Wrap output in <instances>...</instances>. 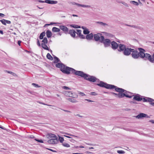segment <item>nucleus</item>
Here are the masks:
<instances>
[{
    "instance_id": "nucleus-1",
    "label": "nucleus",
    "mask_w": 154,
    "mask_h": 154,
    "mask_svg": "<svg viewBox=\"0 0 154 154\" xmlns=\"http://www.w3.org/2000/svg\"><path fill=\"white\" fill-rule=\"evenodd\" d=\"M99 87L104 88L107 89H114L115 91L118 92V93H116L113 92H108L104 91L105 94H111L115 96L116 98H121L124 97L131 98L132 97L129 95L128 93L132 94V93L126 90L120 88H119L114 85L108 84L103 81H100V83H98L96 84Z\"/></svg>"
},
{
    "instance_id": "nucleus-2",
    "label": "nucleus",
    "mask_w": 154,
    "mask_h": 154,
    "mask_svg": "<svg viewBox=\"0 0 154 154\" xmlns=\"http://www.w3.org/2000/svg\"><path fill=\"white\" fill-rule=\"evenodd\" d=\"M60 70L63 73L67 75H69L71 73L74 74L76 75L79 76L80 71H77L73 68L66 66L65 64L63 67Z\"/></svg>"
},
{
    "instance_id": "nucleus-3",
    "label": "nucleus",
    "mask_w": 154,
    "mask_h": 154,
    "mask_svg": "<svg viewBox=\"0 0 154 154\" xmlns=\"http://www.w3.org/2000/svg\"><path fill=\"white\" fill-rule=\"evenodd\" d=\"M79 76L83 78L85 80L93 82H95L97 79L95 76L90 75L88 74L85 73L82 71H80Z\"/></svg>"
},
{
    "instance_id": "nucleus-4",
    "label": "nucleus",
    "mask_w": 154,
    "mask_h": 154,
    "mask_svg": "<svg viewBox=\"0 0 154 154\" xmlns=\"http://www.w3.org/2000/svg\"><path fill=\"white\" fill-rule=\"evenodd\" d=\"M137 49L139 51L138 52L139 57L145 60H148L149 57L150 56V54L148 53H145L146 51L142 48H139Z\"/></svg>"
},
{
    "instance_id": "nucleus-5",
    "label": "nucleus",
    "mask_w": 154,
    "mask_h": 154,
    "mask_svg": "<svg viewBox=\"0 0 154 154\" xmlns=\"http://www.w3.org/2000/svg\"><path fill=\"white\" fill-rule=\"evenodd\" d=\"M100 42L103 44L105 48H107L111 46V40L108 38L105 39L104 36H101Z\"/></svg>"
},
{
    "instance_id": "nucleus-6",
    "label": "nucleus",
    "mask_w": 154,
    "mask_h": 154,
    "mask_svg": "<svg viewBox=\"0 0 154 154\" xmlns=\"http://www.w3.org/2000/svg\"><path fill=\"white\" fill-rule=\"evenodd\" d=\"M133 50L132 48L126 47L122 52L124 55L128 56L131 54V51Z\"/></svg>"
},
{
    "instance_id": "nucleus-7",
    "label": "nucleus",
    "mask_w": 154,
    "mask_h": 154,
    "mask_svg": "<svg viewBox=\"0 0 154 154\" xmlns=\"http://www.w3.org/2000/svg\"><path fill=\"white\" fill-rule=\"evenodd\" d=\"M133 51H131L132 52L131 54L132 57L135 59H137L139 58V52L136 50H135L134 49H132Z\"/></svg>"
},
{
    "instance_id": "nucleus-8",
    "label": "nucleus",
    "mask_w": 154,
    "mask_h": 154,
    "mask_svg": "<svg viewBox=\"0 0 154 154\" xmlns=\"http://www.w3.org/2000/svg\"><path fill=\"white\" fill-rule=\"evenodd\" d=\"M101 36H104L102 35V34L100 33H98L97 34H94L93 35L94 39L96 42L99 41L100 42Z\"/></svg>"
},
{
    "instance_id": "nucleus-9",
    "label": "nucleus",
    "mask_w": 154,
    "mask_h": 154,
    "mask_svg": "<svg viewBox=\"0 0 154 154\" xmlns=\"http://www.w3.org/2000/svg\"><path fill=\"white\" fill-rule=\"evenodd\" d=\"M130 96L132 97H134L133 98V100H135L138 101H140L143 100V98L142 97L143 96H141L138 94H137L135 95Z\"/></svg>"
},
{
    "instance_id": "nucleus-10",
    "label": "nucleus",
    "mask_w": 154,
    "mask_h": 154,
    "mask_svg": "<svg viewBox=\"0 0 154 154\" xmlns=\"http://www.w3.org/2000/svg\"><path fill=\"white\" fill-rule=\"evenodd\" d=\"M119 44L114 41L111 42V47L114 50H115L118 48L119 46Z\"/></svg>"
},
{
    "instance_id": "nucleus-11",
    "label": "nucleus",
    "mask_w": 154,
    "mask_h": 154,
    "mask_svg": "<svg viewBox=\"0 0 154 154\" xmlns=\"http://www.w3.org/2000/svg\"><path fill=\"white\" fill-rule=\"evenodd\" d=\"M136 118L138 119H143L144 118H150L147 114H146L141 113L138 114L137 116H136Z\"/></svg>"
},
{
    "instance_id": "nucleus-12",
    "label": "nucleus",
    "mask_w": 154,
    "mask_h": 154,
    "mask_svg": "<svg viewBox=\"0 0 154 154\" xmlns=\"http://www.w3.org/2000/svg\"><path fill=\"white\" fill-rule=\"evenodd\" d=\"M48 139H54L55 140H58V137L56 135L53 134L48 133L46 135Z\"/></svg>"
},
{
    "instance_id": "nucleus-13",
    "label": "nucleus",
    "mask_w": 154,
    "mask_h": 154,
    "mask_svg": "<svg viewBox=\"0 0 154 154\" xmlns=\"http://www.w3.org/2000/svg\"><path fill=\"white\" fill-rule=\"evenodd\" d=\"M64 94L66 96L71 97H75L73 95L74 93H72V91H64Z\"/></svg>"
},
{
    "instance_id": "nucleus-14",
    "label": "nucleus",
    "mask_w": 154,
    "mask_h": 154,
    "mask_svg": "<svg viewBox=\"0 0 154 154\" xmlns=\"http://www.w3.org/2000/svg\"><path fill=\"white\" fill-rule=\"evenodd\" d=\"M119 48L118 49V51L119 52H123L125 49L126 48L125 45L120 44L119 45Z\"/></svg>"
},
{
    "instance_id": "nucleus-15",
    "label": "nucleus",
    "mask_w": 154,
    "mask_h": 154,
    "mask_svg": "<svg viewBox=\"0 0 154 154\" xmlns=\"http://www.w3.org/2000/svg\"><path fill=\"white\" fill-rule=\"evenodd\" d=\"M60 29L63 30L64 32L66 34L68 33V32L69 31V29L65 26L63 25L60 26Z\"/></svg>"
},
{
    "instance_id": "nucleus-16",
    "label": "nucleus",
    "mask_w": 154,
    "mask_h": 154,
    "mask_svg": "<svg viewBox=\"0 0 154 154\" xmlns=\"http://www.w3.org/2000/svg\"><path fill=\"white\" fill-rule=\"evenodd\" d=\"M68 33L70 34L71 36L73 38H75V33L76 32L73 29H70L68 31Z\"/></svg>"
},
{
    "instance_id": "nucleus-17",
    "label": "nucleus",
    "mask_w": 154,
    "mask_h": 154,
    "mask_svg": "<svg viewBox=\"0 0 154 154\" xmlns=\"http://www.w3.org/2000/svg\"><path fill=\"white\" fill-rule=\"evenodd\" d=\"M58 142V140H55L54 139H50L47 141L48 143L50 144H56Z\"/></svg>"
},
{
    "instance_id": "nucleus-18",
    "label": "nucleus",
    "mask_w": 154,
    "mask_h": 154,
    "mask_svg": "<svg viewBox=\"0 0 154 154\" xmlns=\"http://www.w3.org/2000/svg\"><path fill=\"white\" fill-rule=\"evenodd\" d=\"M124 25L127 26L133 27L135 28L141 30H143V28L139 26H136V25H128V24H125Z\"/></svg>"
},
{
    "instance_id": "nucleus-19",
    "label": "nucleus",
    "mask_w": 154,
    "mask_h": 154,
    "mask_svg": "<svg viewBox=\"0 0 154 154\" xmlns=\"http://www.w3.org/2000/svg\"><path fill=\"white\" fill-rule=\"evenodd\" d=\"M45 2L46 3L50 4H55L58 3L57 1L51 0H45Z\"/></svg>"
},
{
    "instance_id": "nucleus-20",
    "label": "nucleus",
    "mask_w": 154,
    "mask_h": 154,
    "mask_svg": "<svg viewBox=\"0 0 154 154\" xmlns=\"http://www.w3.org/2000/svg\"><path fill=\"white\" fill-rule=\"evenodd\" d=\"M93 35L92 33H91L87 35L85 38L88 40H90L93 39Z\"/></svg>"
},
{
    "instance_id": "nucleus-21",
    "label": "nucleus",
    "mask_w": 154,
    "mask_h": 154,
    "mask_svg": "<svg viewBox=\"0 0 154 154\" xmlns=\"http://www.w3.org/2000/svg\"><path fill=\"white\" fill-rule=\"evenodd\" d=\"M142 100H143V102H149V103H150L153 100H152V98L146 97H144L143 98Z\"/></svg>"
},
{
    "instance_id": "nucleus-22",
    "label": "nucleus",
    "mask_w": 154,
    "mask_h": 154,
    "mask_svg": "<svg viewBox=\"0 0 154 154\" xmlns=\"http://www.w3.org/2000/svg\"><path fill=\"white\" fill-rule=\"evenodd\" d=\"M64 64L62 63H57L55 65L56 67L57 68H60V69H61L63 67L64 65Z\"/></svg>"
},
{
    "instance_id": "nucleus-23",
    "label": "nucleus",
    "mask_w": 154,
    "mask_h": 154,
    "mask_svg": "<svg viewBox=\"0 0 154 154\" xmlns=\"http://www.w3.org/2000/svg\"><path fill=\"white\" fill-rule=\"evenodd\" d=\"M148 60H149L150 62L151 63L154 62V53L153 54V55L151 56L150 55V56L149 57Z\"/></svg>"
},
{
    "instance_id": "nucleus-24",
    "label": "nucleus",
    "mask_w": 154,
    "mask_h": 154,
    "mask_svg": "<svg viewBox=\"0 0 154 154\" xmlns=\"http://www.w3.org/2000/svg\"><path fill=\"white\" fill-rule=\"evenodd\" d=\"M46 33V36L48 38H50L51 37L52 34V32L50 30H47Z\"/></svg>"
},
{
    "instance_id": "nucleus-25",
    "label": "nucleus",
    "mask_w": 154,
    "mask_h": 154,
    "mask_svg": "<svg viewBox=\"0 0 154 154\" xmlns=\"http://www.w3.org/2000/svg\"><path fill=\"white\" fill-rule=\"evenodd\" d=\"M76 5L82 7L84 8H91V6L90 5H82L78 3H76Z\"/></svg>"
},
{
    "instance_id": "nucleus-26",
    "label": "nucleus",
    "mask_w": 154,
    "mask_h": 154,
    "mask_svg": "<svg viewBox=\"0 0 154 154\" xmlns=\"http://www.w3.org/2000/svg\"><path fill=\"white\" fill-rule=\"evenodd\" d=\"M60 29L54 27L52 28V31L53 32H59L60 31Z\"/></svg>"
},
{
    "instance_id": "nucleus-27",
    "label": "nucleus",
    "mask_w": 154,
    "mask_h": 154,
    "mask_svg": "<svg viewBox=\"0 0 154 154\" xmlns=\"http://www.w3.org/2000/svg\"><path fill=\"white\" fill-rule=\"evenodd\" d=\"M46 44H42V47L45 50H49V48Z\"/></svg>"
},
{
    "instance_id": "nucleus-28",
    "label": "nucleus",
    "mask_w": 154,
    "mask_h": 154,
    "mask_svg": "<svg viewBox=\"0 0 154 154\" xmlns=\"http://www.w3.org/2000/svg\"><path fill=\"white\" fill-rule=\"evenodd\" d=\"M45 32H42L39 36V38L40 39H42L44 38V37L45 36Z\"/></svg>"
},
{
    "instance_id": "nucleus-29",
    "label": "nucleus",
    "mask_w": 154,
    "mask_h": 154,
    "mask_svg": "<svg viewBox=\"0 0 154 154\" xmlns=\"http://www.w3.org/2000/svg\"><path fill=\"white\" fill-rule=\"evenodd\" d=\"M96 23H98L100 24L101 26H108V25L107 24V23H104L102 22H100V21H97L96 22Z\"/></svg>"
},
{
    "instance_id": "nucleus-30",
    "label": "nucleus",
    "mask_w": 154,
    "mask_h": 154,
    "mask_svg": "<svg viewBox=\"0 0 154 154\" xmlns=\"http://www.w3.org/2000/svg\"><path fill=\"white\" fill-rule=\"evenodd\" d=\"M54 58L55 59V60L54 62V63H59V62H60L59 59L57 57L54 56Z\"/></svg>"
},
{
    "instance_id": "nucleus-31",
    "label": "nucleus",
    "mask_w": 154,
    "mask_h": 154,
    "mask_svg": "<svg viewBox=\"0 0 154 154\" xmlns=\"http://www.w3.org/2000/svg\"><path fill=\"white\" fill-rule=\"evenodd\" d=\"M76 31L77 32L76 33L78 35L75 37V38H78V36L82 34L81 30L80 29H76Z\"/></svg>"
},
{
    "instance_id": "nucleus-32",
    "label": "nucleus",
    "mask_w": 154,
    "mask_h": 154,
    "mask_svg": "<svg viewBox=\"0 0 154 154\" xmlns=\"http://www.w3.org/2000/svg\"><path fill=\"white\" fill-rule=\"evenodd\" d=\"M43 42L42 44H47L48 43V40L46 37H45L43 38V39L42 41Z\"/></svg>"
},
{
    "instance_id": "nucleus-33",
    "label": "nucleus",
    "mask_w": 154,
    "mask_h": 154,
    "mask_svg": "<svg viewBox=\"0 0 154 154\" xmlns=\"http://www.w3.org/2000/svg\"><path fill=\"white\" fill-rule=\"evenodd\" d=\"M47 58L48 59L51 60H52L53 58L50 55V54L49 53H48L46 56Z\"/></svg>"
},
{
    "instance_id": "nucleus-34",
    "label": "nucleus",
    "mask_w": 154,
    "mask_h": 154,
    "mask_svg": "<svg viewBox=\"0 0 154 154\" xmlns=\"http://www.w3.org/2000/svg\"><path fill=\"white\" fill-rule=\"evenodd\" d=\"M70 26L72 27L75 28H81L80 26L77 25L75 24H72L70 25Z\"/></svg>"
},
{
    "instance_id": "nucleus-35",
    "label": "nucleus",
    "mask_w": 154,
    "mask_h": 154,
    "mask_svg": "<svg viewBox=\"0 0 154 154\" xmlns=\"http://www.w3.org/2000/svg\"><path fill=\"white\" fill-rule=\"evenodd\" d=\"M58 136L59 139H58V141H59L60 143H63V141L64 140L63 137H60L59 136Z\"/></svg>"
},
{
    "instance_id": "nucleus-36",
    "label": "nucleus",
    "mask_w": 154,
    "mask_h": 154,
    "mask_svg": "<svg viewBox=\"0 0 154 154\" xmlns=\"http://www.w3.org/2000/svg\"><path fill=\"white\" fill-rule=\"evenodd\" d=\"M5 71L7 73H9V74H11L13 76H17V75L16 73H15L11 71H8V70H6V71Z\"/></svg>"
},
{
    "instance_id": "nucleus-37",
    "label": "nucleus",
    "mask_w": 154,
    "mask_h": 154,
    "mask_svg": "<svg viewBox=\"0 0 154 154\" xmlns=\"http://www.w3.org/2000/svg\"><path fill=\"white\" fill-rule=\"evenodd\" d=\"M83 33L85 35H88L89 34L90 31L88 29H86L83 30Z\"/></svg>"
},
{
    "instance_id": "nucleus-38",
    "label": "nucleus",
    "mask_w": 154,
    "mask_h": 154,
    "mask_svg": "<svg viewBox=\"0 0 154 154\" xmlns=\"http://www.w3.org/2000/svg\"><path fill=\"white\" fill-rule=\"evenodd\" d=\"M62 145L66 147H69L70 146V145L69 144H68L66 143H63L62 144Z\"/></svg>"
},
{
    "instance_id": "nucleus-39",
    "label": "nucleus",
    "mask_w": 154,
    "mask_h": 154,
    "mask_svg": "<svg viewBox=\"0 0 154 154\" xmlns=\"http://www.w3.org/2000/svg\"><path fill=\"white\" fill-rule=\"evenodd\" d=\"M68 100L70 102L74 103V102H76L77 101L75 99H74L73 98H69L68 99Z\"/></svg>"
},
{
    "instance_id": "nucleus-40",
    "label": "nucleus",
    "mask_w": 154,
    "mask_h": 154,
    "mask_svg": "<svg viewBox=\"0 0 154 154\" xmlns=\"http://www.w3.org/2000/svg\"><path fill=\"white\" fill-rule=\"evenodd\" d=\"M131 3L133 4V5L136 6H137L139 5L137 2H135V1H131Z\"/></svg>"
},
{
    "instance_id": "nucleus-41",
    "label": "nucleus",
    "mask_w": 154,
    "mask_h": 154,
    "mask_svg": "<svg viewBox=\"0 0 154 154\" xmlns=\"http://www.w3.org/2000/svg\"><path fill=\"white\" fill-rule=\"evenodd\" d=\"M0 21L4 25H6L5 20L3 19L1 20H0Z\"/></svg>"
},
{
    "instance_id": "nucleus-42",
    "label": "nucleus",
    "mask_w": 154,
    "mask_h": 154,
    "mask_svg": "<svg viewBox=\"0 0 154 154\" xmlns=\"http://www.w3.org/2000/svg\"><path fill=\"white\" fill-rule=\"evenodd\" d=\"M32 85H33L35 88H40L41 87V86H39L38 84H37L35 83H32Z\"/></svg>"
},
{
    "instance_id": "nucleus-43",
    "label": "nucleus",
    "mask_w": 154,
    "mask_h": 154,
    "mask_svg": "<svg viewBox=\"0 0 154 154\" xmlns=\"http://www.w3.org/2000/svg\"><path fill=\"white\" fill-rule=\"evenodd\" d=\"M117 152L119 154H124L125 153V152L123 150H118L117 151Z\"/></svg>"
},
{
    "instance_id": "nucleus-44",
    "label": "nucleus",
    "mask_w": 154,
    "mask_h": 154,
    "mask_svg": "<svg viewBox=\"0 0 154 154\" xmlns=\"http://www.w3.org/2000/svg\"><path fill=\"white\" fill-rule=\"evenodd\" d=\"M34 140H35L36 141H37V142H40V143H43V141L42 140H41V139L39 140V139H37L36 138H35Z\"/></svg>"
},
{
    "instance_id": "nucleus-45",
    "label": "nucleus",
    "mask_w": 154,
    "mask_h": 154,
    "mask_svg": "<svg viewBox=\"0 0 154 154\" xmlns=\"http://www.w3.org/2000/svg\"><path fill=\"white\" fill-rule=\"evenodd\" d=\"M78 94L80 95L81 96L85 95V94L83 92L78 91Z\"/></svg>"
},
{
    "instance_id": "nucleus-46",
    "label": "nucleus",
    "mask_w": 154,
    "mask_h": 154,
    "mask_svg": "<svg viewBox=\"0 0 154 154\" xmlns=\"http://www.w3.org/2000/svg\"><path fill=\"white\" fill-rule=\"evenodd\" d=\"M78 37H79L81 39H85V37L84 35H83L81 34L79 36H78Z\"/></svg>"
},
{
    "instance_id": "nucleus-47",
    "label": "nucleus",
    "mask_w": 154,
    "mask_h": 154,
    "mask_svg": "<svg viewBox=\"0 0 154 154\" xmlns=\"http://www.w3.org/2000/svg\"><path fill=\"white\" fill-rule=\"evenodd\" d=\"M26 91L27 92L30 93L31 94L34 95V94L35 93V92L34 91H30L29 90H27Z\"/></svg>"
},
{
    "instance_id": "nucleus-48",
    "label": "nucleus",
    "mask_w": 154,
    "mask_h": 154,
    "mask_svg": "<svg viewBox=\"0 0 154 154\" xmlns=\"http://www.w3.org/2000/svg\"><path fill=\"white\" fill-rule=\"evenodd\" d=\"M62 88L65 90L71 89L69 87L66 86H63L62 87Z\"/></svg>"
},
{
    "instance_id": "nucleus-49",
    "label": "nucleus",
    "mask_w": 154,
    "mask_h": 154,
    "mask_svg": "<svg viewBox=\"0 0 154 154\" xmlns=\"http://www.w3.org/2000/svg\"><path fill=\"white\" fill-rule=\"evenodd\" d=\"M90 94L91 95L93 96H95L97 95V94L96 93V92H91Z\"/></svg>"
},
{
    "instance_id": "nucleus-50",
    "label": "nucleus",
    "mask_w": 154,
    "mask_h": 154,
    "mask_svg": "<svg viewBox=\"0 0 154 154\" xmlns=\"http://www.w3.org/2000/svg\"><path fill=\"white\" fill-rule=\"evenodd\" d=\"M152 100H153L149 103V104L152 106H154V100L152 98Z\"/></svg>"
},
{
    "instance_id": "nucleus-51",
    "label": "nucleus",
    "mask_w": 154,
    "mask_h": 154,
    "mask_svg": "<svg viewBox=\"0 0 154 154\" xmlns=\"http://www.w3.org/2000/svg\"><path fill=\"white\" fill-rule=\"evenodd\" d=\"M47 149L49 150H50L51 151L53 152H56L57 151L56 150H53L52 149H50L49 148H47Z\"/></svg>"
},
{
    "instance_id": "nucleus-52",
    "label": "nucleus",
    "mask_w": 154,
    "mask_h": 154,
    "mask_svg": "<svg viewBox=\"0 0 154 154\" xmlns=\"http://www.w3.org/2000/svg\"><path fill=\"white\" fill-rule=\"evenodd\" d=\"M40 104H43L44 105H47L48 106H51V105H48V104H45V103H42L41 102H38Z\"/></svg>"
},
{
    "instance_id": "nucleus-53",
    "label": "nucleus",
    "mask_w": 154,
    "mask_h": 154,
    "mask_svg": "<svg viewBox=\"0 0 154 154\" xmlns=\"http://www.w3.org/2000/svg\"><path fill=\"white\" fill-rule=\"evenodd\" d=\"M36 1L37 2H40V3H45V1H44L41 0H36Z\"/></svg>"
},
{
    "instance_id": "nucleus-54",
    "label": "nucleus",
    "mask_w": 154,
    "mask_h": 154,
    "mask_svg": "<svg viewBox=\"0 0 154 154\" xmlns=\"http://www.w3.org/2000/svg\"><path fill=\"white\" fill-rule=\"evenodd\" d=\"M37 44L38 45V46H41V44H40V43L39 42V41L38 40V39H37Z\"/></svg>"
},
{
    "instance_id": "nucleus-55",
    "label": "nucleus",
    "mask_w": 154,
    "mask_h": 154,
    "mask_svg": "<svg viewBox=\"0 0 154 154\" xmlns=\"http://www.w3.org/2000/svg\"><path fill=\"white\" fill-rule=\"evenodd\" d=\"M29 138H30L31 139H32L35 138L34 136L33 135H31L29 136L28 137Z\"/></svg>"
},
{
    "instance_id": "nucleus-56",
    "label": "nucleus",
    "mask_w": 154,
    "mask_h": 154,
    "mask_svg": "<svg viewBox=\"0 0 154 154\" xmlns=\"http://www.w3.org/2000/svg\"><path fill=\"white\" fill-rule=\"evenodd\" d=\"M121 3H122V4H123V5H125L126 6H128V5L125 2H121Z\"/></svg>"
},
{
    "instance_id": "nucleus-57",
    "label": "nucleus",
    "mask_w": 154,
    "mask_h": 154,
    "mask_svg": "<svg viewBox=\"0 0 154 154\" xmlns=\"http://www.w3.org/2000/svg\"><path fill=\"white\" fill-rule=\"evenodd\" d=\"M5 22L8 24H10L11 23V22L10 21L7 20H5Z\"/></svg>"
},
{
    "instance_id": "nucleus-58",
    "label": "nucleus",
    "mask_w": 154,
    "mask_h": 154,
    "mask_svg": "<svg viewBox=\"0 0 154 154\" xmlns=\"http://www.w3.org/2000/svg\"><path fill=\"white\" fill-rule=\"evenodd\" d=\"M85 100L87 101L88 102H94V101H93V100H88V99H85Z\"/></svg>"
},
{
    "instance_id": "nucleus-59",
    "label": "nucleus",
    "mask_w": 154,
    "mask_h": 154,
    "mask_svg": "<svg viewBox=\"0 0 154 154\" xmlns=\"http://www.w3.org/2000/svg\"><path fill=\"white\" fill-rule=\"evenodd\" d=\"M75 116H78L79 117H82L83 116H81L79 114H77L76 115H75Z\"/></svg>"
},
{
    "instance_id": "nucleus-60",
    "label": "nucleus",
    "mask_w": 154,
    "mask_h": 154,
    "mask_svg": "<svg viewBox=\"0 0 154 154\" xmlns=\"http://www.w3.org/2000/svg\"><path fill=\"white\" fill-rule=\"evenodd\" d=\"M21 42H22L20 40L18 41L17 42V43H18V45L19 46H20V44Z\"/></svg>"
},
{
    "instance_id": "nucleus-61",
    "label": "nucleus",
    "mask_w": 154,
    "mask_h": 154,
    "mask_svg": "<svg viewBox=\"0 0 154 154\" xmlns=\"http://www.w3.org/2000/svg\"><path fill=\"white\" fill-rule=\"evenodd\" d=\"M130 103H134L135 104H137V102L134 101H131Z\"/></svg>"
},
{
    "instance_id": "nucleus-62",
    "label": "nucleus",
    "mask_w": 154,
    "mask_h": 154,
    "mask_svg": "<svg viewBox=\"0 0 154 154\" xmlns=\"http://www.w3.org/2000/svg\"><path fill=\"white\" fill-rule=\"evenodd\" d=\"M56 23H53V22H51L50 23V24H46V25H52L54 24H55Z\"/></svg>"
},
{
    "instance_id": "nucleus-63",
    "label": "nucleus",
    "mask_w": 154,
    "mask_h": 154,
    "mask_svg": "<svg viewBox=\"0 0 154 154\" xmlns=\"http://www.w3.org/2000/svg\"><path fill=\"white\" fill-rule=\"evenodd\" d=\"M149 122L152 123V124H154V120H151L149 121Z\"/></svg>"
},
{
    "instance_id": "nucleus-64",
    "label": "nucleus",
    "mask_w": 154,
    "mask_h": 154,
    "mask_svg": "<svg viewBox=\"0 0 154 154\" xmlns=\"http://www.w3.org/2000/svg\"><path fill=\"white\" fill-rule=\"evenodd\" d=\"M126 111H129L131 110V109L129 108H126L124 109Z\"/></svg>"
}]
</instances>
